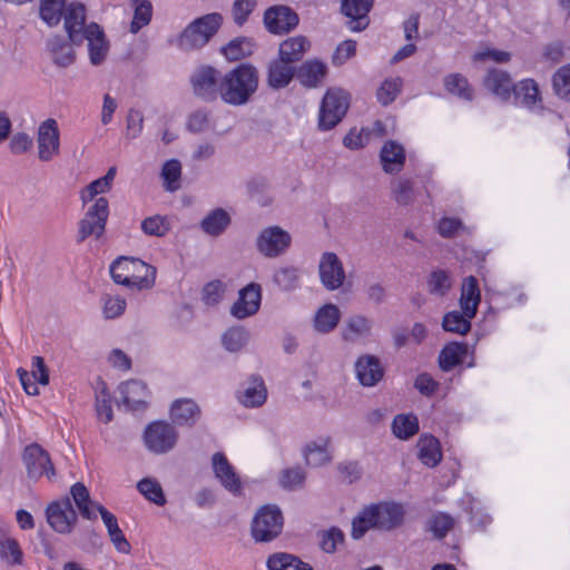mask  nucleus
Wrapping results in <instances>:
<instances>
[{"label":"nucleus","instance_id":"nucleus-18","mask_svg":"<svg viewBox=\"0 0 570 570\" xmlns=\"http://www.w3.org/2000/svg\"><path fill=\"white\" fill-rule=\"evenodd\" d=\"M82 35L83 41L87 40L88 42L90 62L95 66L100 65L109 50V43L104 30L96 22H91Z\"/></svg>","mask_w":570,"mask_h":570},{"label":"nucleus","instance_id":"nucleus-8","mask_svg":"<svg viewBox=\"0 0 570 570\" xmlns=\"http://www.w3.org/2000/svg\"><path fill=\"white\" fill-rule=\"evenodd\" d=\"M46 515L49 525L60 534L70 533L77 522V513L69 498L50 503Z\"/></svg>","mask_w":570,"mask_h":570},{"label":"nucleus","instance_id":"nucleus-6","mask_svg":"<svg viewBox=\"0 0 570 570\" xmlns=\"http://www.w3.org/2000/svg\"><path fill=\"white\" fill-rule=\"evenodd\" d=\"M292 237L279 226L264 228L257 236V250L265 257L274 258L283 255L291 246Z\"/></svg>","mask_w":570,"mask_h":570},{"label":"nucleus","instance_id":"nucleus-30","mask_svg":"<svg viewBox=\"0 0 570 570\" xmlns=\"http://www.w3.org/2000/svg\"><path fill=\"white\" fill-rule=\"evenodd\" d=\"M295 75L294 67L283 59H274L268 66V85L275 89L286 87Z\"/></svg>","mask_w":570,"mask_h":570},{"label":"nucleus","instance_id":"nucleus-24","mask_svg":"<svg viewBox=\"0 0 570 570\" xmlns=\"http://www.w3.org/2000/svg\"><path fill=\"white\" fill-rule=\"evenodd\" d=\"M199 416L200 409L190 399L176 400L170 406V417L177 425L193 426Z\"/></svg>","mask_w":570,"mask_h":570},{"label":"nucleus","instance_id":"nucleus-13","mask_svg":"<svg viewBox=\"0 0 570 570\" xmlns=\"http://www.w3.org/2000/svg\"><path fill=\"white\" fill-rule=\"evenodd\" d=\"M298 21L297 13L285 6L271 7L264 14L266 29L275 35L289 32L296 28Z\"/></svg>","mask_w":570,"mask_h":570},{"label":"nucleus","instance_id":"nucleus-63","mask_svg":"<svg viewBox=\"0 0 570 570\" xmlns=\"http://www.w3.org/2000/svg\"><path fill=\"white\" fill-rule=\"evenodd\" d=\"M146 268H138L132 275L134 288L137 289H149L155 285L156 268L145 263Z\"/></svg>","mask_w":570,"mask_h":570},{"label":"nucleus","instance_id":"nucleus-31","mask_svg":"<svg viewBox=\"0 0 570 570\" xmlns=\"http://www.w3.org/2000/svg\"><path fill=\"white\" fill-rule=\"evenodd\" d=\"M326 66L320 60H307L296 71V78L305 87H316L326 75Z\"/></svg>","mask_w":570,"mask_h":570},{"label":"nucleus","instance_id":"nucleus-26","mask_svg":"<svg viewBox=\"0 0 570 570\" xmlns=\"http://www.w3.org/2000/svg\"><path fill=\"white\" fill-rule=\"evenodd\" d=\"M267 399V389L261 376L253 375L247 386L238 395V401L246 407L262 406Z\"/></svg>","mask_w":570,"mask_h":570},{"label":"nucleus","instance_id":"nucleus-57","mask_svg":"<svg viewBox=\"0 0 570 570\" xmlns=\"http://www.w3.org/2000/svg\"><path fill=\"white\" fill-rule=\"evenodd\" d=\"M181 175V165L177 159L167 160L161 169V176L164 178L165 188L167 190H177L179 185L178 180Z\"/></svg>","mask_w":570,"mask_h":570},{"label":"nucleus","instance_id":"nucleus-62","mask_svg":"<svg viewBox=\"0 0 570 570\" xmlns=\"http://www.w3.org/2000/svg\"><path fill=\"white\" fill-rule=\"evenodd\" d=\"M371 139L370 127H363L360 131L352 129L343 139V145L352 150L363 148Z\"/></svg>","mask_w":570,"mask_h":570},{"label":"nucleus","instance_id":"nucleus-45","mask_svg":"<svg viewBox=\"0 0 570 570\" xmlns=\"http://www.w3.org/2000/svg\"><path fill=\"white\" fill-rule=\"evenodd\" d=\"M464 312L451 311L448 312L442 321V327L446 332L464 335L471 330V320Z\"/></svg>","mask_w":570,"mask_h":570},{"label":"nucleus","instance_id":"nucleus-4","mask_svg":"<svg viewBox=\"0 0 570 570\" xmlns=\"http://www.w3.org/2000/svg\"><path fill=\"white\" fill-rule=\"evenodd\" d=\"M108 216V199L106 197H98L79 222L77 242L81 243L90 236H94L96 239L100 238L105 232Z\"/></svg>","mask_w":570,"mask_h":570},{"label":"nucleus","instance_id":"nucleus-19","mask_svg":"<svg viewBox=\"0 0 570 570\" xmlns=\"http://www.w3.org/2000/svg\"><path fill=\"white\" fill-rule=\"evenodd\" d=\"M377 519L380 530H393L400 527L404 520V509L401 504L394 502H381L371 504Z\"/></svg>","mask_w":570,"mask_h":570},{"label":"nucleus","instance_id":"nucleus-15","mask_svg":"<svg viewBox=\"0 0 570 570\" xmlns=\"http://www.w3.org/2000/svg\"><path fill=\"white\" fill-rule=\"evenodd\" d=\"M212 466L215 476L220 484L232 494L238 495L242 492V482L234 466L229 463L226 455L222 452H216L212 456Z\"/></svg>","mask_w":570,"mask_h":570},{"label":"nucleus","instance_id":"nucleus-9","mask_svg":"<svg viewBox=\"0 0 570 570\" xmlns=\"http://www.w3.org/2000/svg\"><path fill=\"white\" fill-rule=\"evenodd\" d=\"M23 461L28 476L31 479H39L46 475L48 480H52L56 476V471L48 452L37 443L26 446Z\"/></svg>","mask_w":570,"mask_h":570},{"label":"nucleus","instance_id":"nucleus-28","mask_svg":"<svg viewBox=\"0 0 570 570\" xmlns=\"http://www.w3.org/2000/svg\"><path fill=\"white\" fill-rule=\"evenodd\" d=\"M97 511L101 515L110 537V541L114 543L116 550L121 553H129L130 544L119 528L117 518L102 505H97Z\"/></svg>","mask_w":570,"mask_h":570},{"label":"nucleus","instance_id":"nucleus-14","mask_svg":"<svg viewBox=\"0 0 570 570\" xmlns=\"http://www.w3.org/2000/svg\"><path fill=\"white\" fill-rule=\"evenodd\" d=\"M356 377L361 385L373 387L384 377V367L380 358L372 354L361 355L354 365Z\"/></svg>","mask_w":570,"mask_h":570},{"label":"nucleus","instance_id":"nucleus-23","mask_svg":"<svg viewBox=\"0 0 570 570\" xmlns=\"http://www.w3.org/2000/svg\"><path fill=\"white\" fill-rule=\"evenodd\" d=\"M483 86L493 95L505 99L510 96L514 85L508 71L490 68L483 78Z\"/></svg>","mask_w":570,"mask_h":570},{"label":"nucleus","instance_id":"nucleus-41","mask_svg":"<svg viewBox=\"0 0 570 570\" xmlns=\"http://www.w3.org/2000/svg\"><path fill=\"white\" fill-rule=\"evenodd\" d=\"M468 352V346L464 343H450L445 345L440 355L439 364L443 371H450L462 362L463 356Z\"/></svg>","mask_w":570,"mask_h":570},{"label":"nucleus","instance_id":"nucleus-35","mask_svg":"<svg viewBox=\"0 0 570 570\" xmlns=\"http://www.w3.org/2000/svg\"><path fill=\"white\" fill-rule=\"evenodd\" d=\"M341 312L334 304H325L315 314L314 327L320 333H330L338 324Z\"/></svg>","mask_w":570,"mask_h":570},{"label":"nucleus","instance_id":"nucleus-44","mask_svg":"<svg viewBox=\"0 0 570 570\" xmlns=\"http://www.w3.org/2000/svg\"><path fill=\"white\" fill-rule=\"evenodd\" d=\"M230 223L229 215L222 208H217L202 220L203 230L212 236H218Z\"/></svg>","mask_w":570,"mask_h":570},{"label":"nucleus","instance_id":"nucleus-59","mask_svg":"<svg viewBox=\"0 0 570 570\" xmlns=\"http://www.w3.org/2000/svg\"><path fill=\"white\" fill-rule=\"evenodd\" d=\"M351 95L342 88H331L323 97L321 107H350Z\"/></svg>","mask_w":570,"mask_h":570},{"label":"nucleus","instance_id":"nucleus-37","mask_svg":"<svg viewBox=\"0 0 570 570\" xmlns=\"http://www.w3.org/2000/svg\"><path fill=\"white\" fill-rule=\"evenodd\" d=\"M419 458L426 466H435L442 459L439 441L432 435H423L417 442Z\"/></svg>","mask_w":570,"mask_h":570},{"label":"nucleus","instance_id":"nucleus-43","mask_svg":"<svg viewBox=\"0 0 570 570\" xmlns=\"http://www.w3.org/2000/svg\"><path fill=\"white\" fill-rule=\"evenodd\" d=\"M393 434L401 440H407L419 431V420L414 414H397L392 422Z\"/></svg>","mask_w":570,"mask_h":570},{"label":"nucleus","instance_id":"nucleus-21","mask_svg":"<svg viewBox=\"0 0 570 570\" xmlns=\"http://www.w3.org/2000/svg\"><path fill=\"white\" fill-rule=\"evenodd\" d=\"M137 267L146 268L145 262L132 257H120L110 265V274L115 283L134 288L132 275Z\"/></svg>","mask_w":570,"mask_h":570},{"label":"nucleus","instance_id":"nucleus-38","mask_svg":"<svg viewBox=\"0 0 570 570\" xmlns=\"http://www.w3.org/2000/svg\"><path fill=\"white\" fill-rule=\"evenodd\" d=\"M391 191L397 205L407 206L415 199L414 180L401 176L391 183Z\"/></svg>","mask_w":570,"mask_h":570},{"label":"nucleus","instance_id":"nucleus-22","mask_svg":"<svg viewBox=\"0 0 570 570\" xmlns=\"http://www.w3.org/2000/svg\"><path fill=\"white\" fill-rule=\"evenodd\" d=\"M121 403L130 410H140L146 406L148 390L145 383L130 380L119 386Z\"/></svg>","mask_w":570,"mask_h":570},{"label":"nucleus","instance_id":"nucleus-17","mask_svg":"<svg viewBox=\"0 0 570 570\" xmlns=\"http://www.w3.org/2000/svg\"><path fill=\"white\" fill-rule=\"evenodd\" d=\"M374 0H343L342 1V12L348 17L351 20L348 22V28L352 31H362L364 30L368 23V12L373 7Z\"/></svg>","mask_w":570,"mask_h":570},{"label":"nucleus","instance_id":"nucleus-32","mask_svg":"<svg viewBox=\"0 0 570 570\" xmlns=\"http://www.w3.org/2000/svg\"><path fill=\"white\" fill-rule=\"evenodd\" d=\"M266 566L268 570H314L309 563L286 552H277L269 556Z\"/></svg>","mask_w":570,"mask_h":570},{"label":"nucleus","instance_id":"nucleus-29","mask_svg":"<svg viewBox=\"0 0 570 570\" xmlns=\"http://www.w3.org/2000/svg\"><path fill=\"white\" fill-rule=\"evenodd\" d=\"M330 438H320L308 442L304 449L305 461L308 465L317 468L331 462L332 456L328 451Z\"/></svg>","mask_w":570,"mask_h":570},{"label":"nucleus","instance_id":"nucleus-2","mask_svg":"<svg viewBox=\"0 0 570 570\" xmlns=\"http://www.w3.org/2000/svg\"><path fill=\"white\" fill-rule=\"evenodd\" d=\"M223 23L220 13L213 12L191 21L180 33L178 47L190 51L203 48L218 31Z\"/></svg>","mask_w":570,"mask_h":570},{"label":"nucleus","instance_id":"nucleus-39","mask_svg":"<svg viewBox=\"0 0 570 570\" xmlns=\"http://www.w3.org/2000/svg\"><path fill=\"white\" fill-rule=\"evenodd\" d=\"M444 87L451 95L458 96L459 98L471 101L473 98V88L470 85L468 78L462 73L454 72L450 73L444 78Z\"/></svg>","mask_w":570,"mask_h":570},{"label":"nucleus","instance_id":"nucleus-48","mask_svg":"<svg viewBox=\"0 0 570 570\" xmlns=\"http://www.w3.org/2000/svg\"><path fill=\"white\" fill-rule=\"evenodd\" d=\"M249 340V332L243 326L228 328L222 336V344L228 352L240 351Z\"/></svg>","mask_w":570,"mask_h":570},{"label":"nucleus","instance_id":"nucleus-42","mask_svg":"<svg viewBox=\"0 0 570 570\" xmlns=\"http://www.w3.org/2000/svg\"><path fill=\"white\" fill-rule=\"evenodd\" d=\"M371 504L365 507L352 521L351 535L361 539L371 529H379L377 519Z\"/></svg>","mask_w":570,"mask_h":570},{"label":"nucleus","instance_id":"nucleus-58","mask_svg":"<svg viewBox=\"0 0 570 570\" xmlns=\"http://www.w3.org/2000/svg\"><path fill=\"white\" fill-rule=\"evenodd\" d=\"M141 229L146 235L161 237L169 230V225L165 217L155 215L141 222Z\"/></svg>","mask_w":570,"mask_h":570},{"label":"nucleus","instance_id":"nucleus-55","mask_svg":"<svg viewBox=\"0 0 570 570\" xmlns=\"http://www.w3.org/2000/svg\"><path fill=\"white\" fill-rule=\"evenodd\" d=\"M453 518L446 513L438 512L428 521V529L434 538L443 539L453 527Z\"/></svg>","mask_w":570,"mask_h":570},{"label":"nucleus","instance_id":"nucleus-12","mask_svg":"<svg viewBox=\"0 0 570 570\" xmlns=\"http://www.w3.org/2000/svg\"><path fill=\"white\" fill-rule=\"evenodd\" d=\"M261 302V285L250 283L239 291L237 301L230 307V314L237 320L253 316L259 311Z\"/></svg>","mask_w":570,"mask_h":570},{"label":"nucleus","instance_id":"nucleus-61","mask_svg":"<svg viewBox=\"0 0 570 570\" xmlns=\"http://www.w3.org/2000/svg\"><path fill=\"white\" fill-rule=\"evenodd\" d=\"M110 189L111 186L102 177H100L91 181L80 191V199L83 204H88L92 200H96L98 195L106 194Z\"/></svg>","mask_w":570,"mask_h":570},{"label":"nucleus","instance_id":"nucleus-10","mask_svg":"<svg viewBox=\"0 0 570 570\" xmlns=\"http://www.w3.org/2000/svg\"><path fill=\"white\" fill-rule=\"evenodd\" d=\"M220 73L212 66H199L190 76V85L196 96L212 100L219 94Z\"/></svg>","mask_w":570,"mask_h":570},{"label":"nucleus","instance_id":"nucleus-53","mask_svg":"<svg viewBox=\"0 0 570 570\" xmlns=\"http://www.w3.org/2000/svg\"><path fill=\"white\" fill-rule=\"evenodd\" d=\"M137 489L147 500L158 505L165 504L163 489L156 480L145 478L137 483Z\"/></svg>","mask_w":570,"mask_h":570},{"label":"nucleus","instance_id":"nucleus-50","mask_svg":"<svg viewBox=\"0 0 570 570\" xmlns=\"http://www.w3.org/2000/svg\"><path fill=\"white\" fill-rule=\"evenodd\" d=\"M254 43L248 38H236L222 48V53L230 61L252 55Z\"/></svg>","mask_w":570,"mask_h":570},{"label":"nucleus","instance_id":"nucleus-51","mask_svg":"<svg viewBox=\"0 0 570 570\" xmlns=\"http://www.w3.org/2000/svg\"><path fill=\"white\" fill-rule=\"evenodd\" d=\"M402 85L401 77L385 79L376 91L379 102L384 106L392 104L400 94Z\"/></svg>","mask_w":570,"mask_h":570},{"label":"nucleus","instance_id":"nucleus-1","mask_svg":"<svg viewBox=\"0 0 570 570\" xmlns=\"http://www.w3.org/2000/svg\"><path fill=\"white\" fill-rule=\"evenodd\" d=\"M258 71L255 67L242 63L227 72L219 83V96L229 105H244L258 88Z\"/></svg>","mask_w":570,"mask_h":570},{"label":"nucleus","instance_id":"nucleus-52","mask_svg":"<svg viewBox=\"0 0 570 570\" xmlns=\"http://www.w3.org/2000/svg\"><path fill=\"white\" fill-rule=\"evenodd\" d=\"M451 286V277L443 269L433 271L428 278V289L433 295L444 296Z\"/></svg>","mask_w":570,"mask_h":570},{"label":"nucleus","instance_id":"nucleus-7","mask_svg":"<svg viewBox=\"0 0 570 570\" xmlns=\"http://www.w3.org/2000/svg\"><path fill=\"white\" fill-rule=\"evenodd\" d=\"M38 158L50 161L60 153V131L58 122L52 119L42 121L37 131Z\"/></svg>","mask_w":570,"mask_h":570},{"label":"nucleus","instance_id":"nucleus-60","mask_svg":"<svg viewBox=\"0 0 570 570\" xmlns=\"http://www.w3.org/2000/svg\"><path fill=\"white\" fill-rule=\"evenodd\" d=\"M0 554L9 564H20L22 551L14 539H4L0 542Z\"/></svg>","mask_w":570,"mask_h":570},{"label":"nucleus","instance_id":"nucleus-34","mask_svg":"<svg viewBox=\"0 0 570 570\" xmlns=\"http://www.w3.org/2000/svg\"><path fill=\"white\" fill-rule=\"evenodd\" d=\"M70 493L80 514L85 519L95 520L97 518V505L100 504L90 500L87 488L78 482L71 487Z\"/></svg>","mask_w":570,"mask_h":570},{"label":"nucleus","instance_id":"nucleus-11","mask_svg":"<svg viewBox=\"0 0 570 570\" xmlns=\"http://www.w3.org/2000/svg\"><path fill=\"white\" fill-rule=\"evenodd\" d=\"M318 274L322 285L327 291L338 289L345 281L343 263L335 253L325 252L318 263Z\"/></svg>","mask_w":570,"mask_h":570},{"label":"nucleus","instance_id":"nucleus-56","mask_svg":"<svg viewBox=\"0 0 570 570\" xmlns=\"http://www.w3.org/2000/svg\"><path fill=\"white\" fill-rule=\"evenodd\" d=\"M552 83L556 95L570 101V65L563 66L556 71Z\"/></svg>","mask_w":570,"mask_h":570},{"label":"nucleus","instance_id":"nucleus-27","mask_svg":"<svg viewBox=\"0 0 570 570\" xmlns=\"http://www.w3.org/2000/svg\"><path fill=\"white\" fill-rule=\"evenodd\" d=\"M309 47L311 42L306 37H291L279 45L278 58L292 65L302 60Z\"/></svg>","mask_w":570,"mask_h":570},{"label":"nucleus","instance_id":"nucleus-40","mask_svg":"<svg viewBox=\"0 0 570 570\" xmlns=\"http://www.w3.org/2000/svg\"><path fill=\"white\" fill-rule=\"evenodd\" d=\"M371 320L363 315H354L346 321L342 336L347 342H354L360 337L368 336L371 334Z\"/></svg>","mask_w":570,"mask_h":570},{"label":"nucleus","instance_id":"nucleus-64","mask_svg":"<svg viewBox=\"0 0 570 570\" xmlns=\"http://www.w3.org/2000/svg\"><path fill=\"white\" fill-rule=\"evenodd\" d=\"M346 109H320L318 127L321 130L334 128L345 116Z\"/></svg>","mask_w":570,"mask_h":570},{"label":"nucleus","instance_id":"nucleus-33","mask_svg":"<svg viewBox=\"0 0 570 570\" xmlns=\"http://www.w3.org/2000/svg\"><path fill=\"white\" fill-rule=\"evenodd\" d=\"M513 94L519 104L533 106L541 102L539 85L533 79H522L513 86Z\"/></svg>","mask_w":570,"mask_h":570},{"label":"nucleus","instance_id":"nucleus-36","mask_svg":"<svg viewBox=\"0 0 570 570\" xmlns=\"http://www.w3.org/2000/svg\"><path fill=\"white\" fill-rule=\"evenodd\" d=\"M48 48L52 55V60L57 66L67 67L73 62L75 53L72 47L62 37H51L48 41Z\"/></svg>","mask_w":570,"mask_h":570},{"label":"nucleus","instance_id":"nucleus-20","mask_svg":"<svg viewBox=\"0 0 570 570\" xmlns=\"http://www.w3.org/2000/svg\"><path fill=\"white\" fill-rule=\"evenodd\" d=\"M405 159L404 147L394 140L385 141L380 150V160L386 174L400 173L404 167Z\"/></svg>","mask_w":570,"mask_h":570},{"label":"nucleus","instance_id":"nucleus-54","mask_svg":"<svg viewBox=\"0 0 570 570\" xmlns=\"http://www.w3.org/2000/svg\"><path fill=\"white\" fill-rule=\"evenodd\" d=\"M99 384L101 385V390L96 394L97 416L104 423H109L114 417L111 396L107 392L106 384L104 382H100Z\"/></svg>","mask_w":570,"mask_h":570},{"label":"nucleus","instance_id":"nucleus-3","mask_svg":"<svg viewBox=\"0 0 570 570\" xmlns=\"http://www.w3.org/2000/svg\"><path fill=\"white\" fill-rule=\"evenodd\" d=\"M283 527L281 509L275 504H266L254 515L250 532L256 542H271L282 533Z\"/></svg>","mask_w":570,"mask_h":570},{"label":"nucleus","instance_id":"nucleus-25","mask_svg":"<svg viewBox=\"0 0 570 570\" xmlns=\"http://www.w3.org/2000/svg\"><path fill=\"white\" fill-rule=\"evenodd\" d=\"M481 302V293L478 279L474 276H469L463 279L460 296L461 309L468 317H474Z\"/></svg>","mask_w":570,"mask_h":570},{"label":"nucleus","instance_id":"nucleus-47","mask_svg":"<svg viewBox=\"0 0 570 570\" xmlns=\"http://www.w3.org/2000/svg\"><path fill=\"white\" fill-rule=\"evenodd\" d=\"M134 7V18L130 23V32L137 33L147 26L153 16V4L149 0H131Z\"/></svg>","mask_w":570,"mask_h":570},{"label":"nucleus","instance_id":"nucleus-16","mask_svg":"<svg viewBox=\"0 0 570 570\" xmlns=\"http://www.w3.org/2000/svg\"><path fill=\"white\" fill-rule=\"evenodd\" d=\"M65 29L68 33L69 42L79 46L83 42V35L88 24H86V9L81 3H70L65 9Z\"/></svg>","mask_w":570,"mask_h":570},{"label":"nucleus","instance_id":"nucleus-49","mask_svg":"<svg viewBox=\"0 0 570 570\" xmlns=\"http://www.w3.org/2000/svg\"><path fill=\"white\" fill-rule=\"evenodd\" d=\"M66 0H41L40 17L50 27L57 26L65 14Z\"/></svg>","mask_w":570,"mask_h":570},{"label":"nucleus","instance_id":"nucleus-5","mask_svg":"<svg viewBox=\"0 0 570 570\" xmlns=\"http://www.w3.org/2000/svg\"><path fill=\"white\" fill-rule=\"evenodd\" d=\"M178 440L175 426L166 421H154L144 431L145 446L153 453L163 454L173 450Z\"/></svg>","mask_w":570,"mask_h":570},{"label":"nucleus","instance_id":"nucleus-46","mask_svg":"<svg viewBox=\"0 0 570 570\" xmlns=\"http://www.w3.org/2000/svg\"><path fill=\"white\" fill-rule=\"evenodd\" d=\"M299 269L294 266H284L275 271L273 282L285 292L294 291L299 285Z\"/></svg>","mask_w":570,"mask_h":570}]
</instances>
